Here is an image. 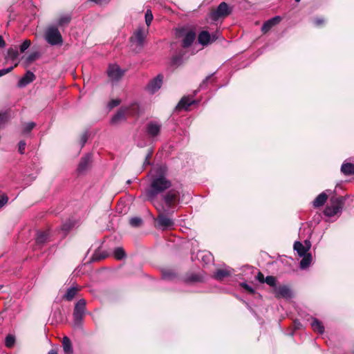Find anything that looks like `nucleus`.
Returning a JSON list of instances; mask_svg holds the SVG:
<instances>
[{
    "instance_id": "nucleus-1",
    "label": "nucleus",
    "mask_w": 354,
    "mask_h": 354,
    "mask_svg": "<svg viewBox=\"0 0 354 354\" xmlns=\"http://www.w3.org/2000/svg\"><path fill=\"white\" fill-rule=\"evenodd\" d=\"M153 171L154 174L151 177L150 186L145 192L147 200L153 205L160 203L156 201L157 196L171 186V182L167 178L166 167L160 165L154 169Z\"/></svg>"
},
{
    "instance_id": "nucleus-2",
    "label": "nucleus",
    "mask_w": 354,
    "mask_h": 354,
    "mask_svg": "<svg viewBox=\"0 0 354 354\" xmlns=\"http://www.w3.org/2000/svg\"><path fill=\"white\" fill-rule=\"evenodd\" d=\"M153 205L158 212L156 218V227L162 230L171 229L174 226V221L165 214L168 213L169 210L162 203H154Z\"/></svg>"
},
{
    "instance_id": "nucleus-3",
    "label": "nucleus",
    "mask_w": 354,
    "mask_h": 354,
    "mask_svg": "<svg viewBox=\"0 0 354 354\" xmlns=\"http://www.w3.org/2000/svg\"><path fill=\"white\" fill-rule=\"evenodd\" d=\"M138 104L133 103L129 106L122 107L112 117L111 120V124H118L126 120V115H136L138 113Z\"/></svg>"
},
{
    "instance_id": "nucleus-4",
    "label": "nucleus",
    "mask_w": 354,
    "mask_h": 354,
    "mask_svg": "<svg viewBox=\"0 0 354 354\" xmlns=\"http://www.w3.org/2000/svg\"><path fill=\"white\" fill-rule=\"evenodd\" d=\"M344 199L342 197H333L330 199V204L324 209V214L332 217L340 213L342 209Z\"/></svg>"
},
{
    "instance_id": "nucleus-5",
    "label": "nucleus",
    "mask_w": 354,
    "mask_h": 354,
    "mask_svg": "<svg viewBox=\"0 0 354 354\" xmlns=\"http://www.w3.org/2000/svg\"><path fill=\"white\" fill-rule=\"evenodd\" d=\"M162 200L165 202V207L169 211L173 209L180 201V192L176 189H169L162 196Z\"/></svg>"
},
{
    "instance_id": "nucleus-6",
    "label": "nucleus",
    "mask_w": 354,
    "mask_h": 354,
    "mask_svg": "<svg viewBox=\"0 0 354 354\" xmlns=\"http://www.w3.org/2000/svg\"><path fill=\"white\" fill-rule=\"evenodd\" d=\"M45 39L52 46L61 45L63 43L62 35L55 27H50L46 30Z\"/></svg>"
},
{
    "instance_id": "nucleus-7",
    "label": "nucleus",
    "mask_w": 354,
    "mask_h": 354,
    "mask_svg": "<svg viewBox=\"0 0 354 354\" xmlns=\"http://www.w3.org/2000/svg\"><path fill=\"white\" fill-rule=\"evenodd\" d=\"M232 12L225 2L221 3L217 8L211 12L210 17L213 21H217L220 18L228 16Z\"/></svg>"
},
{
    "instance_id": "nucleus-8",
    "label": "nucleus",
    "mask_w": 354,
    "mask_h": 354,
    "mask_svg": "<svg viewBox=\"0 0 354 354\" xmlns=\"http://www.w3.org/2000/svg\"><path fill=\"white\" fill-rule=\"evenodd\" d=\"M107 74L111 80L118 81L124 75V71H122L117 64H110L107 70Z\"/></svg>"
},
{
    "instance_id": "nucleus-9",
    "label": "nucleus",
    "mask_w": 354,
    "mask_h": 354,
    "mask_svg": "<svg viewBox=\"0 0 354 354\" xmlns=\"http://www.w3.org/2000/svg\"><path fill=\"white\" fill-rule=\"evenodd\" d=\"M162 125L156 121H151L146 125V133L150 138L158 136L160 132Z\"/></svg>"
},
{
    "instance_id": "nucleus-10",
    "label": "nucleus",
    "mask_w": 354,
    "mask_h": 354,
    "mask_svg": "<svg viewBox=\"0 0 354 354\" xmlns=\"http://www.w3.org/2000/svg\"><path fill=\"white\" fill-rule=\"evenodd\" d=\"M275 296L278 298L290 299L292 296V290L285 285L278 286L273 290Z\"/></svg>"
},
{
    "instance_id": "nucleus-11",
    "label": "nucleus",
    "mask_w": 354,
    "mask_h": 354,
    "mask_svg": "<svg viewBox=\"0 0 354 354\" xmlns=\"http://www.w3.org/2000/svg\"><path fill=\"white\" fill-rule=\"evenodd\" d=\"M185 29L182 28L179 30V36L184 35V38L182 41V46L184 48H187L192 45L196 38V34L193 30H188L186 32Z\"/></svg>"
},
{
    "instance_id": "nucleus-12",
    "label": "nucleus",
    "mask_w": 354,
    "mask_h": 354,
    "mask_svg": "<svg viewBox=\"0 0 354 354\" xmlns=\"http://www.w3.org/2000/svg\"><path fill=\"white\" fill-rule=\"evenodd\" d=\"M218 39L216 33L212 34V35L209 32L203 30L200 32L198 37V42L203 46H206L211 42L216 41Z\"/></svg>"
},
{
    "instance_id": "nucleus-13",
    "label": "nucleus",
    "mask_w": 354,
    "mask_h": 354,
    "mask_svg": "<svg viewBox=\"0 0 354 354\" xmlns=\"http://www.w3.org/2000/svg\"><path fill=\"white\" fill-rule=\"evenodd\" d=\"M163 76L162 75H157L151 80L147 86V90L151 94L156 93L162 86Z\"/></svg>"
},
{
    "instance_id": "nucleus-14",
    "label": "nucleus",
    "mask_w": 354,
    "mask_h": 354,
    "mask_svg": "<svg viewBox=\"0 0 354 354\" xmlns=\"http://www.w3.org/2000/svg\"><path fill=\"white\" fill-rule=\"evenodd\" d=\"M146 33L142 29H138L135 32L133 36L131 37V42L136 44L139 48L142 47Z\"/></svg>"
},
{
    "instance_id": "nucleus-15",
    "label": "nucleus",
    "mask_w": 354,
    "mask_h": 354,
    "mask_svg": "<svg viewBox=\"0 0 354 354\" xmlns=\"http://www.w3.org/2000/svg\"><path fill=\"white\" fill-rule=\"evenodd\" d=\"M50 232L49 230L46 231H38L36 236V244L41 247L44 243L50 241Z\"/></svg>"
},
{
    "instance_id": "nucleus-16",
    "label": "nucleus",
    "mask_w": 354,
    "mask_h": 354,
    "mask_svg": "<svg viewBox=\"0 0 354 354\" xmlns=\"http://www.w3.org/2000/svg\"><path fill=\"white\" fill-rule=\"evenodd\" d=\"M70 311H52L50 317L55 319L56 323H64L68 321V316Z\"/></svg>"
},
{
    "instance_id": "nucleus-17",
    "label": "nucleus",
    "mask_w": 354,
    "mask_h": 354,
    "mask_svg": "<svg viewBox=\"0 0 354 354\" xmlns=\"http://www.w3.org/2000/svg\"><path fill=\"white\" fill-rule=\"evenodd\" d=\"M281 20V17L276 16L265 21L261 27L263 33L268 32L274 26L278 24Z\"/></svg>"
},
{
    "instance_id": "nucleus-18",
    "label": "nucleus",
    "mask_w": 354,
    "mask_h": 354,
    "mask_svg": "<svg viewBox=\"0 0 354 354\" xmlns=\"http://www.w3.org/2000/svg\"><path fill=\"white\" fill-rule=\"evenodd\" d=\"M91 161V155L88 153L82 158L77 167L79 173H83L88 168L89 163Z\"/></svg>"
},
{
    "instance_id": "nucleus-19",
    "label": "nucleus",
    "mask_w": 354,
    "mask_h": 354,
    "mask_svg": "<svg viewBox=\"0 0 354 354\" xmlns=\"http://www.w3.org/2000/svg\"><path fill=\"white\" fill-rule=\"evenodd\" d=\"M19 57V52L16 48H9L7 50V54L5 57V59L8 61H11L12 62H14L15 64L16 62L19 63V61H17V58Z\"/></svg>"
},
{
    "instance_id": "nucleus-20",
    "label": "nucleus",
    "mask_w": 354,
    "mask_h": 354,
    "mask_svg": "<svg viewBox=\"0 0 354 354\" xmlns=\"http://www.w3.org/2000/svg\"><path fill=\"white\" fill-rule=\"evenodd\" d=\"M35 78V76L33 73L30 71H27L24 77L21 78V80L19 81V86L22 87L25 86L27 84L32 82Z\"/></svg>"
},
{
    "instance_id": "nucleus-21",
    "label": "nucleus",
    "mask_w": 354,
    "mask_h": 354,
    "mask_svg": "<svg viewBox=\"0 0 354 354\" xmlns=\"http://www.w3.org/2000/svg\"><path fill=\"white\" fill-rule=\"evenodd\" d=\"M310 326L315 332L319 334H323L324 332V326L322 323L319 321L317 318L312 317Z\"/></svg>"
},
{
    "instance_id": "nucleus-22",
    "label": "nucleus",
    "mask_w": 354,
    "mask_h": 354,
    "mask_svg": "<svg viewBox=\"0 0 354 354\" xmlns=\"http://www.w3.org/2000/svg\"><path fill=\"white\" fill-rule=\"evenodd\" d=\"M85 311H73L72 313L73 316V324L74 326H80L84 317Z\"/></svg>"
},
{
    "instance_id": "nucleus-23",
    "label": "nucleus",
    "mask_w": 354,
    "mask_h": 354,
    "mask_svg": "<svg viewBox=\"0 0 354 354\" xmlns=\"http://www.w3.org/2000/svg\"><path fill=\"white\" fill-rule=\"evenodd\" d=\"M80 290V288L77 286H72L66 290L63 295V298L67 301H71L75 297Z\"/></svg>"
},
{
    "instance_id": "nucleus-24",
    "label": "nucleus",
    "mask_w": 354,
    "mask_h": 354,
    "mask_svg": "<svg viewBox=\"0 0 354 354\" xmlns=\"http://www.w3.org/2000/svg\"><path fill=\"white\" fill-rule=\"evenodd\" d=\"M194 101L189 97H183L178 102L176 109H187V108L194 104Z\"/></svg>"
},
{
    "instance_id": "nucleus-25",
    "label": "nucleus",
    "mask_w": 354,
    "mask_h": 354,
    "mask_svg": "<svg viewBox=\"0 0 354 354\" xmlns=\"http://www.w3.org/2000/svg\"><path fill=\"white\" fill-rule=\"evenodd\" d=\"M328 196L325 192L319 194L313 201V204L315 207L322 206L326 201Z\"/></svg>"
},
{
    "instance_id": "nucleus-26",
    "label": "nucleus",
    "mask_w": 354,
    "mask_h": 354,
    "mask_svg": "<svg viewBox=\"0 0 354 354\" xmlns=\"http://www.w3.org/2000/svg\"><path fill=\"white\" fill-rule=\"evenodd\" d=\"M62 346L65 354H72L73 353V346L71 344V339L64 336L62 339Z\"/></svg>"
},
{
    "instance_id": "nucleus-27",
    "label": "nucleus",
    "mask_w": 354,
    "mask_h": 354,
    "mask_svg": "<svg viewBox=\"0 0 354 354\" xmlns=\"http://www.w3.org/2000/svg\"><path fill=\"white\" fill-rule=\"evenodd\" d=\"M294 250L297 251L299 257H303L309 250L308 248L304 246L301 242L295 241L294 243Z\"/></svg>"
},
{
    "instance_id": "nucleus-28",
    "label": "nucleus",
    "mask_w": 354,
    "mask_h": 354,
    "mask_svg": "<svg viewBox=\"0 0 354 354\" xmlns=\"http://www.w3.org/2000/svg\"><path fill=\"white\" fill-rule=\"evenodd\" d=\"M231 272L225 269H218L214 273V278L216 280H223L224 278L230 276Z\"/></svg>"
},
{
    "instance_id": "nucleus-29",
    "label": "nucleus",
    "mask_w": 354,
    "mask_h": 354,
    "mask_svg": "<svg viewBox=\"0 0 354 354\" xmlns=\"http://www.w3.org/2000/svg\"><path fill=\"white\" fill-rule=\"evenodd\" d=\"M341 171L345 175L354 174V165L352 163H343L341 167Z\"/></svg>"
},
{
    "instance_id": "nucleus-30",
    "label": "nucleus",
    "mask_w": 354,
    "mask_h": 354,
    "mask_svg": "<svg viewBox=\"0 0 354 354\" xmlns=\"http://www.w3.org/2000/svg\"><path fill=\"white\" fill-rule=\"evenodd\" d=\"M312 262V256L310 254H307L303 256L302 259L300 261V268L301 269H306L308 268Z\"/></svg>"
},
{
    "instance_id": "nucleus-31",
    "label": "nucleus",
    "mask_w": 354,
    "mask_h": 354,
    "mask_svg": "<svg viewBox=\"0 0 354 354\" xmlns=\"http://www.w3.org/2000/svg\"><path fill=\"white\" fill-rule=\"evenodd\" d=\"M113 256L117 260H122L126 257V253L122 248H116L113 250Z\"/></svg>"
},
{
    "instance_id": "nucleus-32",
    "label": "nucleus",
    "mask_w": 354,
    "mask_h": 354,
    "mask_svg": "<svg viewBox=\"0 0 354 354\" xmlns=\"http://www.w3.org/2000/svg\"><path fill=\"white\" fill-rule=\"evenodd\" d=\"M39 56L40 54L39 52H32L26 57V64L29 65L30 64L37 59L39 57Z\"/></svg>"
},
{
    "instance_id": "nucleus-33",
    "label": "nucleus",
    "mask_w": 354,
    "mask_h": 354,
    "mask_svg": "<svg viewBox=\"0 0 354 354\" xmlns=\"http://www.w3.org/2000/svg\"><path fill=\"white\" fill-rule=\"evenodd\" d=\"M36 124L33 122L25 123L23 127L22 133H28L35 127Z\"/></svg>"
},
{
    "instance_id": "nucleus-34",
    "label": "nucleus",
    "mask_w": 354,
    "mask_h": 354,
    "mask_svg": "<svg viewBox=\"0 0 354 354\" xmlns=\"http://www.w3.org/2000/svg\"><path fill=\"white\" fill-rule=\"evenodd\" d=\"M265 282L270 286L273 288V290L277 287L276 278L272 276H267L265 279Z\"/></svg>"
},
{
    "instance_id": "nucleus-35",
    "label": "nucleus",
    "mask_w": 354,
    "mask_h": 354,
    "mask_svg": "<svg viewBox=\"0 0 354 354\" xmlns=\"http://www.w3.org/2000/svg\"><path fill=\"white\" fill-rule=\"evenodd\" d=\"M129 223L132 227H139L142 223V220L140 217H133L129 220Z\"/></svg>"
},
{
    "instance_id": "nucleus-36",
    "label": "nucleus",
    "mask_w": 354,
    "mask_h": 354,
    "mask_svg": "<svg viewBox=\"0 0 354 354\" xmlns=\"http://www.w3.org/2000/svg\"><path fill=\"white\" fill-rule=\"evenodd\" d=\"M71 17L69 15H63L60 17L58 24L60 26L68 24L71 21Z\"/></svg>"
},
{
    "instance_id": "nucleus-37",
    "label": "nucleus",
    "mask_w": 354,
    "mask_h": 354,
    "mask_svg": "<svg viewBox=\"0 0 354 354\" xmlns=\"http://www.w3.org/2000/svg\"><path fill=\"white\" fill-rule=\"evenodd\" d=\"M15 337L12 336V335H8L6 337V340H5V344L7 347L8 348H11L14 344H15Z\"/></svg>"
},
{
    "instance_id": "nucleus-38",
    "label": "nucleus",
    "mask_w": 354,
    "mask_h": 354,
    "mask_svg": "<svg viewBox=\"0 0 354 354\" xmlns=\"http://www.w3.org/2000/svg\"><path fill=\"white\" fill-rule=\"evenodd\" d=\"M85 307L86 301L84 299H81L75 304L74 310H84Z\"/></svg>"
},
{
    "instance_id": "nucleus-39",
    "label": "nucleus",
    "mask_w": 354,
    "mask_h": 354,
    "mask_svg": "<svg viewBox=\"0 0 354 354\" xmlns=\"http://www.w3.org/2000/svg\"><path fill=\"white\" fill-rule=\"evenodd\" d=\"M9 115L8 112L0 113V126L3 125L8 120Z\"/></svg>"
},
{
    "instance_id": "nucleus-40",
    "label": "nucleus",
    "mask_w": 354,
    "mask_h": 354,
    "mask_svg": "<svg viewBox=\"0 0 354 354\" xmlns=\"http://www.w3.org/2000/svg\"><path fill=\"white\" fill-rule=\"evenodd\" d=\"M153 20V15L150 10H147L145 13V22L146 24L149 26Z\"/></svg>"
},
{
    "instance_id": "nucleus-41",
    "label": "nucleus",
    "mask_w": 354,
    "mask_h": 354,
    "mask_svg": "<svg viewBox=\"0 0 354 354\" xmlns=\"http://www.w3.org/2000/svg\"><path fill=\"white\" fill-rule=\"evenodd\" d=\"M30 41L28 39L25 40L19 47L21 53H24L30 46Z\"/></svg>"
},
{
    "instance_id": "nucleus-42",
    "label": "nucleus",
    "mask_w": 354,
    "mask_h": 354,
    "mask_svg": "<svg viewBox=\"0 0 354 354\" xmlns=\"http://www.w3.org/2000/svg\"><path fill=\"white\" fill-rule=\"evenodd\" d=\"M18 66V62H16L14 66L8 67L7 68H3L0 70V77L8 73L9 72L12 71L15 67H17Z\"/></svg>"
},
{
    "instance_id": "nucleus-43",
    "label": "nucleus",
    "mask_w": 354,
    "mask_h": 354,
    "mask_svg": "<svg viewBox=\"0 0 354 354\" xmlns=\"http://www.w3.org/2000/svg\"><path fill=\"white\" fill-rule=\"evenodd\" d=\"M8 201V197L6 194L0 195V209L2 208Z\"/></svg>"
},
{
    "instance_id": "nucleus-44",
    "label": "nucleus",
    "mask_w": 354,
    "mask_h": 354,
    "mask_svg": "<svg viewBox=\"0 0 354 354\" xmlns=\"http://www.w3.org/2000/svg\"><path fill=\"white\" fill-rule=\"evenodd\" d=\"M175 276V274L170 270L164 271L162 272V277L165 279H172Z\"/></svg>"
},
{
    "instance_id": "nucleus-45",
    "label": "nucleus",
    "mask_w": 354,
    "mask_h": 354,
    "mask_svg": "<svg viewBox=\"0 0 354 354\" xmlns=\"http://www.w3.org/2000/svg\"><path fill=\"white\" fill-rule=\"evenodd\" d=\"M108 256L107 254L103 252L102 254H100V256L98 255V253L97 252H95L93 255V257H92V260L93 261H98V260H100V259H105L106 257Z\"/></svg>"
},
{
    "instance_id": "nucleus-46",
    "label": "nucleus",
    "mask_w": 354,
    "mask_h": 354,
    "mask_svg": "<svg viewBox=\"0 0 354 354\" xmlns=\"http://www.w3.org/2000/svg\"><path fill=\"white\" fill-rule=\"evenodd\" d=\"M120 104V100L115 99L111 100L108 104V107L111 109L114 108L115 106H118Z\"/></svg>"
},
{
    "instance_id": "nucleus-47",
    "label": "nucleus",
    "mask_w": 354,
    "mask_h": 354,
    "mask_svg": "<svg viewBox=\"0 0 354 354\" xmlns=\"http://www.w3.org/2000/svg\"><path fill=\"white\" fill-rule=\"evenodd\" d=\"M202 260L205 261V263H209L212 260V256L209 253L205 254L201 257Z\"/></svg>"
},
{
    "instance_id": "nucleus-48",
    "label": "nucleus",
    "mask_w": 354,
    "mask_h": 354,
    "mask_svg": "<svg viewBox=\"0 0 354 354\" xmlns=\"http://www.w3.org/2000/svg\"><path fill=\"white\" fill-rule=\"evenodd\" d=\"M26 142L24 141H20L19 143V151L21 154L24 153Z\"/></svg>"
},
{
    "instance_id": "nucleus-49",
    "label": "nucleus",
    "mask_w": 354,
    "mask_h": 354,
    "mask_svg": "<svg viewBox=\"0 0 354 354\" xmlns=\"http://www.w3.org/2000/svg\"><path fill=\"white\" fill-rule=\"evenodd\" d=\"M212 75L207 76L200 84V88H205L208 81L212 78Z\"/></svg>"
},
{
    "instance_id": "nucleus-50",
    "label": "nucleus",
    "mask_w": 354,
    "mask_h": 354,
    "mask_svg": "<svg viewBox=\"0 0 354 354\" xmlns=\"http://www.w3.org/2000/svg\"><path fill=\"white\" fill-rule=\"evenodd\" d=\"M256 278L261 283L265 282L266 278H264V275L261 272L257 273Z\"/></svg>"
},
{
    "instance_id": "nucleus-51",
    "label": "nucleus",
    "mask_w": 354,
    "mask_h": 354,
    "mask_svg": "<svg viewBox=\"0 0 354 354\" xmlns=\"http://www.w3.org/2000/svg\"><path fill=\"white\" fill-rule=\"evenodd\" d=\"M151 155H152V151H149L145 158V160L144 162L145 165H149L151 164L149 159H150Z\"/></svg>"
},
{
    "instance_id": "nucleus-52",
    "label": "nucleus",
    "mask_w": 354,
    "mask_h": 354,
    "mask_svg": "<svg viewBox=\"0 0 354 354\" xmlns=\"http://www.w3.org/2000/svg\"><path fill=\"white\" fill-rule=\"evenodd\" d=\"M314 23L316 26H320L324 23V20L322 18H316L314 20Z\"/></svg>"
},
{
    "instance_id": "nucleus-53",
    "label": "nucleus",
    "mask_w": 354,
    "mask_h": 354,
    "mask_svg": "<svg viewBox=\"0 0 354 354\" xmlns=\"http://www.w3.org/2000/svg\"><path fill=\"white\" fill-rule=\"evenodd\" d=\"M88 140V136H87V134L86 133H84L82 138H81V143H82V147H83L85 143Z\"/></svg>"
},
{
    "instance_id": "nucleus-54",
    "label": "nucleus",
    "mask_w": 354,
    "mask_h": 354,
    "mask_svg": "<svg viewBox=\"0 0 354 354\" xmlns=\"http://www.w3.org/2000/svg\"><path fill=\"white\" fill-rule=\"evenodd\" d=\"M72 225L71 224L65 223L62 225V229L64 231H68L71 229Z\"/></svg>"
},
{
    "instance_id": "nucleus-55",
    "label": "nucleus",
    "mask_w": 354,
    "mask_h": 354,
    "mask_svg": "<svg viewBox=\"0 0 354 354\" xmlns=\"http://www.w3.org/2000/svg\"><path fill=\"white\" fill-rule=\"evenodd\" d=\"M91 1H93L97 4L102 5L104 3H106L107 2L106 0H90Z\"/></svg>"
},
{
    "instance_id": "nucleus-56",
    "label": "nucleus",
    "mask_w": 354,
    "mask_h": 354,
    "mask_svg": "<svg viewBox=\"0 0 354 354\" xmlns=\"http://www.w3.org/2000/svg\"><path fill=\"white\" fill-rule=\"evenodd\" d=\"M6 45V43L4 41V39L2 36L0 35V48L4 47Z\"/></svg>"
},
{
    "instance_id": "nucleus-57",
    "label": "nucleus",
    "mask_w": 354,
    "mask_h": 354,
    "mask_svg": "<svg viewBox=\"0 0 354 354\" xmlns=\"http://www.w3.org/2000/svg\"><path fill=\"white\" fill-rule=\"evenodd\" d=\"M304 243H305L304 246H306V248H308V250H310V246H311V244H310V241H308V240H306V241H304Z\"/></svg>"
},
{
    "instance_id": "nucleus-58",
    "label": "nucleus",
    "mask_w": 354,
    "mask_h": 354,
    "mask_svg": "<svg viewBox=\"0 0 354 354\" xmlns=\"http://www.w3.org/2000/svg\"><path fill=\"white\" fill-rule=\"evenodd\" d=\"M243 286L245 289H247V290H250V291H251V292H252V291H253V290H252V288H251L248 285H247V284H243Z\"/></svg>"
},
{
    "instance_id": "nucleus-59",
    "label": "nucleus",
    "mask_w": 354,
    "mask_h": 354,
    "mask_svg": "<svg viewBox=\"0 0 354 354\" xmlns=\"http://www.w3.org/2000/svg\"><path fill=\"white\" fill-rule=\"evenodd\" d=\"M191 281H197L198 280V277L197 276H192V278L190 279Z\"/></svg>"
},
{
    "instance_id": "nucleus-60",
    "label": "nucleus",
    "mask_w": 354,
    "mask_h": 354,
    "mask_svg": "<svg viewBox=\"0 0 354 354\" xmlns=\"http://www.w3.org/2000/svg\"><path fill=\"white\" fill-rule=\"evenodd\" d=\"M48 354H57V351L55 350H50Z\"/></svg>"
},
{
    "instance_id": "nucleus-61",
    "label": "nucleus",
    "mask_w": 354,
    "mask_h": 354,
    "mask_svg": "<svg viewBox=\"0 0 354 354\" xmlns=\"http://www.w3.org/2000/svg\"><path fill=\"white\" fill-rule=\"evenodd\" d=\"M177 59H178L177 57H174L173 58L172 62H173L174 64H177Z\"/></svg>"
},
{
    "instance_id": "nucleus-62",
    "label": "nucleus",
    "mask_w": 354,
    "mask_h": 354,
    "mask_svg": "<svg viewBox=\"0 0 354 354\" xmlns=\"http://www.w3.org/2000/svg\"><path fill=\"white\" fill-rule=\"evenodd\" d=\"M295 324H297L296 328H299L300 324L295 322Z\"/></svg>"
},
{
    "instance_id": "nucleus-63",
    "label": "nucleus",
    "mask_w": 354,
    "mask_h": 354,
    "mask_svg": "<svg viewBox=\"0 0 354 354\" xmlns=\"http://www.w3.org/2000/svg\"><path fill=\"white\" fill-rule=\"evenodd\" d=\"M127 183V184H129H129H131V180H128Z\"/></svg>"
},
{
    "instance_id": "nucleus-64",
    "label": "nucleus",
    "mask_w": 354,
    "mask_h": 354,
    "mask_svg": "<svg viewBox=\"0 0 354 354\" xmlns=\"http://www.w3.org/2000/svg\"><path fill=\"white\" fill-rule=\"evenodd\" d=\"M296 2H299L301 0H295Z\"/></svg>"
}]
</instances>
